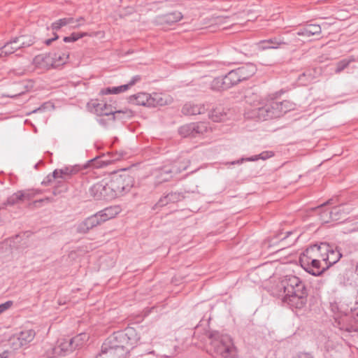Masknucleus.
Masks as SVG:
<instances>
[{
	"instance_id": "1",
	"label": "nucleus",
	"mask_w": 358,
	"mask_h": 358,
	"mask_svg": "<svg viewBox=\"0 0 358 358\" xmlns=\"http://www.w3.org/2000/svg\"><path fill=\"white\" fill-rule=\"evenodd\" d=\"M273 294L281 298L292 309H303L307 303L308 289L299 278L286 275L273 290Z\"/></svg>"
},
{
	"instance_id": "2",
	"label": "nucleus",
	"mask_w": 358,
	"mask_h": 358,
	"mask_svg": "<svg viewBox=\"0 0 358 358\" xmlns=\"http://www.w3.org/2000/svg\"><path fill=\"white\" fill-rule=\"evenodd\" d=\"M138 340L139 337L136 329L133 327H127L123 331L115 332L103 343H108L110 349L123 357L130 349L134 348Z\"/></svg>"
},
{
	"instance_id": "3",
	"label": "nucleus",
	"mask_w": 358,
	"mask_h": 358,
	"mask_svg": "<svg viewBox=\"0 0 358 358\" xmlns=\"http://www.w3.org/2000/svg\"><path fill=\"white\" fill-rule=\"evenodd\" d=\"M208 337L210 340V350L215 355L222 358L236 357V348L229 335L213 331L209 333Z\"/></svg>"
},
{
	"instance_id": "4",
	"label": "nucleus",
	"mask_w": 358,
	"mask_h": 358,
	"mask_svg": "<svg viewBox=\"0 0 358 358\" xmlns=\"http://www.w3.org/2000/svg\"><path fill=\"white\" fill-rule=\"evenodd\" d=\"M92 107L94 109L95 113L98 116H106L108 117L109 120H116L120 114H124V116H131L132 115V110L128 108L123 110H115L111 105L107 104L103 101L97 102L94 101L92 103Z\"/></svg>"
},
{
	"instance_id": "5",
	"label": "nucleus",
	"mask_w": 358,
	"mask_h": 358,
	"mask_svg": "<svg viewBox=\"0 0 358 358\" xmlns=\"http://www.w3.org/2000/svg\"><path fill=\"white\" fill-rule=\"evenodd\" d=\"M282 116L279 102L271 101L257 108V117L260 120L277 118Z\"/></svg>"
},
{
	"instance_id": "6",
	"label": "nucleus",
	"mask_w": 358,
	"mask_h": 358,
	"mask_svg": "<svg viewBox=\"0 0 358 358\" xmlns=\"http://www.w3.org/2000/svg\"><path fill=\"white\" fill-rule=\"evenodd\" d=\"M110 182L116 197L129 192L132 187V178L128 175H117L113 176Z\"/></svg>"
},
{
	"instance_id": "7",
	"label": "nucleus",
	"mask_w": 358,
	"mask_h": 358,
	"mask_svg": "<svg viewBox=\"0 0 358 358\" xmlns=\"http://www.w3.org/2000/svg\"><path fill=\"white\" fill-rule=\"evenodd\" d=\"M208 126L205 122H192L181 126L178 129L179 134L184 138H195L207 132Z\"/></svg>"
},
{
	"instance_id": "8",
	"label": "nucleus",
	"mask_w": 358,
	"mask_h": 358,
	"mask_svg": "<svg viewBox=\"0 0 358 358\" xmlns=\"http://www.w3.org/2000/svg\"><path fill=\"white\" fill-rule=\"evenodd\" d=\"M299 262L306 271L315 276L320 275L327 268L321 266L320 259L314 258L309 259L307 255L303 254L299 257Z\"/></svg>"
},
{
	"instance_id": "9",
	"label": "nucleus",
	"mask_w": 358,
	"mask_h": 358,
	"mask_svg": "<svg viewBox=\"0 0 358 358\" xmlns=\"http://www.w3.org/2000/svg\"><path fill=\"white\" fill-rule=\"evenodd\" d=\"M350 311L352 313V316L343 318L338 322L339 329L347 332H357L358 331V301H355V305L350 307Z\"/></svg>"
},
{
	"instance_id": "10",
	"label": "nucleus",
	"mask_w": 358,
	"mask_h": 358,
	"mask_svg": "<svg viewBox=\"0 0 358 358\" xmlns=\"http://www.w3.org/2000/svg\"><path fill=\"white\" fill-rule=\"evenodd\" d=\"M329 250H330V245L329 243H320V244L310 245L302 254L307 255L309 259L314 258L325 262V256L327 252L329 251Z\"/></svg>"
},
{
	"instance_id": "11",
	"label": "nucleus",
	"mask_w": 358,
	"mask_h": 358,
	"mask_svg": "<svg viewBox=\"0 0 358 358\" xmlns=\"http://www.w3.org/2000/svg\"><path fill=\"white\" fill-rule=\"evenodd\" d=\"M49 175H48L44 180L42 181L41 184L45 186L48 185H53V191L52 194L55 196L59 195L62 193H65L69 189V186L67 184L68 180L64 178L57 177L56 178H51L49 181Z\"/></svg>"
},
{
	"instance_id": "12",
	"label": "nucleus",
	"mask_w": 358,
	"mask_h": 358,
	"mask_svg": "<svg viewBox=\"0 0 358 358\" xmlns=\"http://www.w3.org/2000/svg\"><path fill=\"white\" fill-rule=\"evenodd\" d=\"M50 349L52 351V355H48L47 358H56L59 356H66L75 350L70 339H64L63 341H61L57 346L50 348Z\"/></svg>"
},
{
	"instance_id": "13",
	"label": "nucleus",
	"mask_w": 358,
	"mask_h": 358,
	"mask_svg": "<svg viewBox=\"0 0 358 358\" xmlns=\"http://www.w3.org/2000/svg\"><path fill=\"white\" fill-rule=\"evenodd\" d=\"M209 106L205 103H186L182 108L181 112L185 115H196L203 114L208 110Z\"/></svg>"
},
{
	"instance_id": "14",
	"label": "nucleus",
	"mask_w": 358,
	"mask_h": 358,
	"mask_svg": "<svg viewBox=\"0 0 358 358\" xmlns=\"http://www.w3.org/2000/svg\"><path fill=\"white\" fill-rule=\"evenodd\" d=\"M244 98L248 104L254 107L252 113L254 116L257 117V108L262 107L264 104L260 96L254 89H248L245 92Z\"/></svg>"
},
{
	"instance_id": "15",
	"label": "nucleus",
	"mask_w": 358,
	"mask_h": 358,
	"mask_svg": "<svg viewBox=\"0 0 358 358\" xmlns=\"http://www.w3.org/2000/svg\"><path fill=\"white\" fill-rule=\"evenodd\" d=\"M182 18V13L175 11L157 16L155 19V22L158 25H171L180 21Z\"/></svg>"
},
{
	"instance_id": "16",
	"label": "nucleus",
	"mask_w": 358,
	"mask_h": 358,
	"mask_svg": "<svg viewBox=\"0 0 358 358\" xmlns=\"http://www.w3.org/2000/svg\"><path fill=\"white\" fill-rule=\"evenodd\" d=\"M101 224L97 216L94 214L76 225V231L79 234H86L90 229Z\"/></svg>"
},
{
	"instance_id": "17",
	"label": "nucleus",
	"mask_w": 358,
	"mask_h": 358,
	"mask_svg": "<svg viewBox=\"0 0 358 358\" xmlns=\"http://www.w3.org/2000/svg\"><path fill=\"white\" fill-rule=\"evenodd\" d=\"M183 199L184 196L182 193L177 192H169L159 199L158 202L153 207V209H155L157 207L165 206L169 203H174L178 202Z\"/></svg>"
},
{
	"instance_id": "18",
	"label": "nucleus",
	"mask_w": 358,
	"mask_h": 358,
	"mask_svg": "<svg viewBox=\"0 0 358 358\" xmlns=\"http://www.w3.org/2000/svg\"><path fill=\"white\" fill-rule=\"evenodd\" d=\"M80 171L78 166H65L59 169H55L51 174H49V178H56L57 177L64 178L68 180L73 175L76 174ZM50 180V179H48Z\"/></svg>"
},
{
	"instance_id": "19",
	"label": "nucleus",
	"mask_w": 358,
	"mask_h": 358,
	"mask_svg": "<svg viewBox=\"0 0 358 358\" xmlns=\"http://www.w3.org/2000/svg\"><path fill=\"white\" fill-rule=\"evenodd\" d=\"M152 94L140 92L136 94L131 95L129 97V102L148 107H151L153 103H151Z\"/></svg>"
},
{
	"instance_id": "20",
	"label": "nucleus",
	"mask_w": 358,
	"mask_h": 358,
	"mask_svg": "<svg viewBox=\"0 0 358 358\" xmlns=\"http://www.w3.org/2000/svg\"><path fill=\"white\" fill-rule=\"evenodd\" d=\"M120 212V208L117 206H113L107 207L96 213L95 215L97 216L99 222L101 223L113 218Z\"/></svg>"
},
{
	"instance_id": "21",
	"label": "nucleus",
	"mask_w": 358,
	"mask_h": 358,
	"mask_svg": "<svg viewBox=\"0 0 358 358\" xmlns=\"http://www.w3.org/2000/svg\"><path fill=\"white\" fill-rule=\"evenodd\" d=\"M236 69L241 82L251 78L257 71L255 65L252 63H247Z\"/></svg>"
},
{
	"instance_id": "22",
	"label": "nucleus",
	"mask_w": 358,
	"mask_h": 358,
	"mask_svg": "<svg viewBox=\"0 0 358 358\" xmlns=\"http://www.w3.org/2000/svg\"><path fill=\"white\" fill-rule=\"evenodd\" d=\"M69 55L66 52H50L47 57V59L51 60V66L52 67H57L62 66L67 62Z\"/></svg>"
},
{
	"instance_id": "23",
	"label": "nucleus",
	"mask_w": 358,
	"mask_h": 358,
	"mask_svg": "<svg viewBox=\"0 0 358 358\" xmlns=\"http://www.w3.org/2000/svg\"><path fill=\"white\" fill-rule=\"evenodd\" d=\"M22 38L15 37L11 39L10 41L5 43L4 45L0 48V58L6 57L13 53H14L16 50H19V46L14 47L13 44L17 43L19 41H22Z\"/></svg>"
},
{
	"instance_id": "24",
	"label": "nucleus",
	"mask_w": 358,
	"mask_h": 358,
	"mask_svg": "<svg viewBox=\"0 0 358 358\" xmlns=\"http://www.w3.org/2000/svg\"><path fill=\"white\" fill-rule=\"evenodd\" d=\"M321 27L318 24H310L301 28L297 31L298 36H302L305 37H310L314 35H318L321 33Z\"/></svg>"
},
{
	"instance_id": "25",
	"label": "nucleus",
	"mask_w": 358,
	"mask_h": 358,
	"mask_svg": "<svg viewBox=\"0 0 358 358\" xmlns=\"http://www.w3.org/2000/svg\"><path fill=\"white\" fill-rule=\"evenodd\" d=\"M173 99L170 96L161 93H153L151 100L153 105L151 107L163 106L171 103Z\"/></svg>"
},
{
	"instance_id": "26",
	"label": "nucleus",
	"mask_w": 358,
	"mask_h": 358,
	"mask_svg": "<svg viewBox=\"0 0 358 358\" xmlns=\"http://www.w3.org/2000/svg\"><path fill=\"white\" fill-rule=\"evenodd\" d=\"M104 187L103 180L94 184L89 189L90 196L93 197L95 200L105 199Z\"/></svg>"
},
{
	"instance_id": "27",
	"label": "nucleus",
	"mask_w": 358,
	"mask_h": 358,
	"mask_svg": "<svg viewBox=\"0 0 358 358\" xmlns=\"http://www.w3.org/2000/svg\"><path fill=\"white\" fill-rule=\"evenodd\" d=\"M35 331L33 329H26L22 331L17 336V339L19 342V347L27 345L34 340Z\"/></svg>"
},
{
	"instance_id": "28",
	"label": "nucleus",
	"mask_w": 358,
	"mask_h": 358,
	"mask_svg": "<svg viewBox=\"0 0 358 358\" xmlns=\"http://www.w3.org/2000/svg\"><path fill=\"white\" fill-rule=\"evenodd\" d=\"M327 252V255L325 256V264L326 268H328L334 264H336L342 257L341 253L338 250H334L333 248L330 245V250Z\"/></svg>"
},
{
	"instance_id": "29",
	"label": "nucleus",
	"mask_w": 358,
	"mask_h": 358,
	"mask_svg": "<svg viewBox=\"0 0 358 358\" xmlns=\"http://www.w3.org/2000/svg\"><path fill=\"white\" fill-rule=\"evenodd\" d=\"M226 116L227 113L224 107L222 106H216L208 114L209 118L216 122L223 121L226 118Z\"/></svg>"
},
{
	"instance_id": "30",
	"label": "nucleus",
	"mask_w": 358,
	"mask_h": 358,
	"mask_svg": "<svg viewBox=\"0 0 358 358\" xmlns=\"http://www.w3.org/2000/svg\"><path fill=\"white\" fill-rule=\"evenodd\" d=\"M273 155H274V153L272 151H264V152H262V153H260L259 155H255L251 157H248V158H245V159L242 158L240 160L232 162L231 164H239L244 161L254 162V161H257L258 159L266 160V159L273 157Z\"/></svg>"
},
{
	"instance_id": "31",
	"label": "nucleus",
	"mask_w": 358,
	"mask_h": 358,
	"mask_svg": "<svg viewBox=\"0 0 358 358\" xmlns=\"http://www.w3.org/2000/svg\"><path fill=\"white\" fill-rule=\"evenodd\" d=\"M96 358H122L118 353H116L113 349L108 347V343H103L101 352Z\"/></svg>"
},
{
	"instance_id": "32",
	"label": "nucleus",
	"mask_w": 358,
	"mask_h": 358,
	"mask_svg": "<svg viewBox=\"0 0 358 358\" xmlns=\"http://www.w3.org/2000/svg\"><path fill=\"white\" fill-rule=\"evenodd\" d=\"M224 77L229 89L241 82L236 69L230 71Z\"/></svg>"
},
{
	"instance_id": "33",
	"label": "nucleus",
	"mask_w": 358,
	"mask_h": 358,
	"mask_svg": "<svg viewBox=\"0 0 358 358\" xmlns=\"http://www.w3.org/2000/svg\"><path fill=\"white\" fill-rule=\"evenodd\" d=\"M267 43L271 46V49H278L288 45V42L285 41L281 36H275L268 39H266Z\"/></svg>"
},
{
	"instance_id": "34",
	"label": "nucleus",
	"mask_w": 358,
	"mask_h": 358,
	"mask_svg": "<svg viewBox=\"0 0 358 358\" xmlns=\"http://www.w3.org/2000/svg\"><path fill=\"white\" fill-rule=\"evenodd\" d=\"M88 338L89 336L87 334L82 333L69 339L76 350V349L81 348Z\"/></svg>"
},
{
	"instance_id": "35",
	"label": "nucleus",
	"mask_w": 358,
	"mask_h": 358,
	"mask_svg": "<svg viewBox=\"0 0 358 358\" xmlns=\"http://www.w3.org/2000/svg\"><path fill=\"white\" fill-rule=\"evenodd\" d=\"M210 88L215 91H221L229 89L225 82L224 77H217L213 80Z\"/></svg>"
},
{
	"instance_id": "36",
	"label": "nucleus",
	"mask_w": 358,
	"mask_h": 358,
	"mask_svg": "<svg viewBox=\"0 0 358 358\" xmlns=\"http://www.w3.org/2000/svg\"><path fill=\"white\" fill-rule=\"evenodd\" d=\"M173 176V174L169 165H166L159 170L157 178L160 182H166L169 181Z\"/></svg>"
},
{
	"instance_id": "37",
	"label": "nucleus",
	"mask_w": 358,
	"mask_h": 358,
	"mask_svg": "<svg viewBox=\"0 0 358 358\" xmlns=\"http://www.w3.org/2000/svg\"><path fill=\"white\" fill-rule=\"evenodd\" d=\"M71 22H74L73 17H64L57 20L51 24V28L53 31H57L62 27L71 24Z\"/></svg>"
},
{
	"instance_id": "38",
	"label": "nucleus",
	"mask_w": 358,
	"mask_h": 358,
	"mask_svg": "<svg viewBox=\"0 0 358 358\" xmlns=\"http://www.w3.org/2000/svg\"><path fill=\"white\" fill-rule=\"evenodd\" d=\"M129 89V85H122L118 87H106L101 90V93L102 94H119L127 91Z\"/></svg>"
},
{
	"instance_id": "39",
	"label": "nucleus",
	"mask_w": 358,
	"mask_h": 358,
	"mask_svg": "<svg viewBox=\"0 0 358 358\" xmlns=\"http://www.w3.org/2000/svg\"><path fill=\"white\" fill-rule=\"evenodd\" d=\"M21 192L17 191L8 197L6 201L4 203L5 206H15L23 202L22 199Z\"/></svg>"
},
{
	"instance_id": "40",
	"label": "nucleus",
	"mask_w": 358,
	"mask_h": 358,
	"mask_svg": "<svg viewBox=\"0 0 358 358\" xmlns=\"http://www.w3.org/2000/svg\"><path fill=\"white\" fill-rule=\"evenodd\" d=\"M103 188L105 199L106 200H111L116 198L115 193L112 188L111 183L110 180L108 182L103 180Z\"/></svg>"
},
{
	"instance_id": "41",
	"label": "nucleus",
	"mask_w": 358,
	"mask_h": 358,
	"mask_svg": "<svg viewBox=\"0 0 358 358\" xmlns=\"http://www.w3.org/2000/svg\"><path fill=\"white\" fill-rule=\"evenodd\" d=\"M279 105L282 115L295 109V104L288 100L279 102Z\"/></svg>"
},
{
	"instance_id": "42",
	"label": "nucleus",
	"mask_w": 358,
	"mask_h": 358,
	"mask_svg": "<svg viewBox=\"0 0 358 358\" xmlns=\"http://www.w3.org/2000/svg\"><path fill=\"white\" fill-rule=\"evenodd\" d=\"M355 59L353 58L351 59H343L339 61L336 64V67L335 69V73L339 74L341 73L345 69H346L351 62H354Z\"/></svg>"
},
{
	"instance_id": "43",
	"label": "nucleus",
	"mask_w": 358,
	"mask_h": 358,
	"mask_svg": "<svg viewBox=\"0 0 358 358\" xmlns=\"http://www.w3.org/2000/svg\"><path fill=\"white\" fill-rule=\"evenodd\" d=\"M86 36H88V33L87 32H73L70 36H65L63 38V41L65 43L75 42Z\"/></svg>"
},
{
	"instance_id": "44",
	"label": "nucleus",
	"mask_w": 358,
	"mask_h": 358,
	"mask_svg": "<svg viewBox=\"0 0 358 358\" xmlns=\"http://www.w3.org/2000/svg\"><path fill=\"white\" fill-rule=\"evenodd\" d=\"M189 161H186V163H184L182 165V167H179V162H173V164H170L169 166L171 169V172L173 173V176L180 173L181 171H185L187 169V168L189 166Z\"/></svg>"
},
{
	"instance_id": "45",
	"label": "nucleus",
	"mask_w": 358,
	"mask_h": 358,
	"mask_svg": "<svg viewBox=\"0 0 358 358\" xmlns=\"http://www.w3.org/2000/svg\"><path fill=\"white\" fill-rule=\"evenodd\" d=\"M313 76L310 71L303 73L299 76V81L303 85H307L313 80Z\"/></svg>"
},
{
	"instance_id": "46",
	"label": "nucleus",
	"mask_w": 358,
	"mask_h": 358,
	"mask_svg": "<svg viewBox=\"0 0 358 358\" xmlns=\"http://www.w3.org/2000/svg\"><path fill=\"white\" fill-rule=\"evenodd\" d=\"M341 212V207L335 206L329 210V219L331 221H336L340 220V213Z\"/></svg>"
},
{
	"instance_id": "47",
	"label": "nucleus",
	"mask_w": 358,
	"mask_h": 358,
	"mask_svg": "<svg viewBox=\"0 0 358 358\" xmlns=\"http://www.w3.org/2000/svg\"><path fill=\"white\" fill-rule=\"evenodd\" d=\"M54 106L50 102H45L43 103L40 107L34 109L29 114L31 115L32 113H38V112H44L45 110H47L49 108H53Z\"/></svg>"
},
{
	"instance_id": "48",
	"label": "nucleus",
	"mask_w": 358,
	"mask_h": 358,
	"mask_svg": "<svg viewBox=\"0 0 358 358\" xmlns=\"http://www.w3.org/2000/svg\"><path fill=\"white\" fill-rule=\"evenodd\" d=\"M256 49L259 51L271 49V46L267 43L266 40H262L255 44Z\"/></svg>"
},
{
	"instance_id": "49",
	"label": "nucleus",
	"mask_w": 358,
	"mask_h": 358,
	"mask_svg": "<svg viewBox=\"0 0 358 358\" xmlns=\"http://www.w3.org/2000/svg\"><path fill=\"white\" fill-rule=\"evenodd\" d=\"M99 117L96 120L98 123L104 127H108L110 124L113 123L115 120H109L108 117L106 116H99Z\"/></svg>"
},
{
	"instance_id": "50",
	"label": "nucleus",
	"mask_w": 358,
	"mask_h": 358,
	"mask_svg": "<svg viewBox=\"0 0 358 358\" xmlns=\"http://www.w3.org/2000/svg\"><path fill=\"white\" fill-rule=\"evenodd\" d=\"M21 192L22 199L23 201L31 200L34 196L35 194L30 192L29 190H20Z\"/></svg>"
},
{
	"instance_id": "51",
	"label": "nucleus",
	"mask_w": 358,
	"mask_h": 358,
	"mask_svg": "<svg viewBox=\"0 0 358 358\" xmlns=\"http://www.w3.org/2000/svg\"><path fill=\"white\" fill-rule=\"evenodd\" d=\"M13 303L12 301H7L3 303L0 304V314L9 309L13 306Z\"/></svg>"
},
{
	"instance_id": "52",
	"label": "nucleus",
	"mask_w": 358,
	"mask_h": 358,
	"mask_svg": "<svg viewBox=\"0 0 358 358\" xmlns=\"http://www.w3.org/2000/svg\"><path fill=\"white\" fill-rule=\"evenodd\" d=\"M320 219L324 222H329L331 221V219H329V210H323L320 213Z\"/></svg>"
},
{
	"instance_id": "53",
	"label": "nucleus",
	"mask_w": 358,
	"mask_h": 358,
	"mask_svg": "<svg viewBox=\"0 0 358 358\" xmlns=\"http://www.w3.org/2000/svg\"><path fill=\"white\" fill-rule=\"evenodd\" d=\"M85 18L83 17H80L77 19H74L75 24L72 25L73 29H76L80 27V26L83 25L85 23Z\"/></svg>"
},
{
	"instance_id": "54",
	"label": "nucleus",
	"mask_w": 358,
	"mask_h": 358,
	"mask_svg": "<svg viewBox=\"0 0 358 358\" xmlns=\"http://www.w3.org/2000/svg\"><path fill=\"white\" fill-rule=\"evenodd\" d=\"M20 37L22 38V41L18 42L19 45L17 46H19V49H21V48H23L25 47H29L33 44V42L31 40L29 42H27L24 40V36H20Z\"/></svg>"
},
{
	"instance_id": "55",
	"label": "nucleus",
	"mask_w": 358,
	"mask_h": 358,
	"mask_svg": "<svg viewBox=\"0 0 358 358\" xmlns=\"http://www.w3.org/2000/svg\"><path fill=\"white\" fill-rule=\"evenodd\" d=\"M98 159H99L98 157H95V158L90 160L88 162V163L90 164V166H93L94 168L101 167L102 166V164H100L99 162H98Z\"/></svg>"
},
{
	"instance_id": "56",
	"label": "nucleus",
	"mask_w": 358,
	"mask_h": 358,
	"mask_svg": "<svg viewBox=\"0 0 358 358\" xmlns=\"http://www.w3.org/2000/svg\"><path fill=\"white\" fill-rule=\"evenodd\" d=\"M141 80V76L136 75V76H134L131 78V80L129 81V83L127 85H129V88L130 87L134 85L136 83H138Z\"/></svg>"
},
{
	"instance_id": "57",
	"label": "nucleus",
	"mask_w": 358,
	"mask_h": 358,
	"mask_svg": "<svg viewBox=\"0 0 358 358\" xmlns=\"http://www.w3.org/2000/svg\"><path fill=\"white\" fill-rule=\"evenodd\" d=\"M293 358H314L309 353H299L296 357H294Z\"/></svg>"
},
{
	"instance_id": "58",
	"label": "nucleus",
	"mask_w": 358,
	"mask_h": 358,
	"mask_svg": "<svg viewBox=\"0 0 358 358\" xmlns=\"http://www.w3.org/2000/svg\"><path fill=\"white\" fill-rule=\"evenodd\" d=\"M259 62L262 65L270 66L273 63V60L272 59H260Z\"/></svg>"
},
{
	"instance_id": "59",
	"label": "nucleus",
	"mask_w": 358,
	"mask_h": 358,
	"mask_svg": "<svg viewBox=\"0 0 358 358\" xmlns=\"http://www.w3.org/2000/svg\"><path fill=\"white\" fill-rule=\"evenodd\" d=\"M54 201V199L53 198H51V197H45L44 199H39V200H36L34 201V203H41V202H47V203H49V202H53Z\"/></svg>"
},
{
	"instance_id": "60",
	"label": "nucleus",
	"mask_w": 358,
	"mask_h": 358,
	"mask_svg": "<svg viewBox=\"0 0 358 358\" xmlns=\"http://www.w3.org/2000/svg\"><path fill=\"white\" fill-rule=\"evenodd\" d=\"M50 348H53L52 346L51 345H48L47 348H46V352L43 355V358H47V357L48 355H50L52 356V351L50 349Z\"/></svg>"
},
{
	"instance_id": "61",
	"label": "nucleus",
	"mask_w": 358,
	"mask_h": 358,
	"mask_svg": "<svg viewBox=\"0 0 358 358\" xmlns=\"http://www.w3.org/2000/svg\"><path fill=\"white\" fill-rule=\"evenodd\" d=\"M55 36L52 38H49L45 41V43L47 45H49L51 44V43L58 38V35L57 34H54Z\"/></svg>"
},
{
	"instance_id": "62",
	"label": "nucleus",
	"mask_w": 358,
	"mask_h": 358,
	"mask_svg": "<svg viewBox=\"0 0 358 358\" xmlns=\"http://www.w3.org/2000/svg\"><path fill=\"white\" fill-rule=\"evenodd\" d=\"M134 115V113H132V115L131 116H124V114H120L119 116H118V118H116V120H125V119H129L130 117H131L132 116Z\"/></svg>"
},
{
	"instance_id": "63",
	"label": "nucleus",
	"mask_w": 358,
	"mask_h": 358,
	"mask_svg": "<svg viewBox=\"0 0 358 358\" xmlns=\"http://www.w3.org/2000/svg\"><path fill=\"white\" fill-rule=\"evenodd\" d=\"M274 239H275V238H273L271 239L268 238L267 240L265 241L264 244L266 245L268 243V247H271V244L274 243V242H273Z\"/></svg>"
},
{
	"instance_id": "64",
	"label": "nucleus",
	"mask_w": 358,
	"mask_h": 358,
	"mask_svg": "<svg viewBox=\"0 0 358 358\" xmlns=\"http://www.w3.org/2000/svg\"><path fill=\"white\" fill-rule=\"evenodd\" d=\"M9 352L5 350L2 353H0V358H8Z\"/></svg>"
}]
</instances>
